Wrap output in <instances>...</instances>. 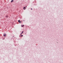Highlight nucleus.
<instances>
[{
	"instance_id": "1",
	"label": "nucleus",
	"mask_w": 63,
	"mask_h": 63,
	"mask_svg": "<svg viewBox=\"0 0 63 63\" xmlns=\"http://www.w3.org/2000/svg\"><path fill=\"white\" fill-rule=\"evenodd\" d=\"M23 9L24 10H25L26 9V7H24L23 8Z\"/></svg>"
},
{
	"instance_id": "2",
	"label": "nucleus",
	"mask_w": 63,
	"mask_h": 63,
	"mask_svg": "<svg viewBox=\"0 0 63 63\" xmlns=\"http://www.w3.org/2000/svg\"><path fill=\"white\" fill-rule=\"evenodd\" d=\"M6 34H4V36H5H5H6Z\"/></svg>"
},
{
	"instance_id": "3",
	"label": "nucleus",
	"mask_w": 63,
	"mask_h": 63,
	"mask_svg": "<svg viewBox=\"0 0 63 63\" xmlns=\"http://www.w3.org/2000/svg\"><path fill=\"white\" fill-rule=\"evenodd\" d=\"M14 1L13 0H12L11 1V2H13Z\"/></svg>"
},
{
	"instance_id": "4",
	"label": "nucleus",
	"mask_w": 63,
	"mask_h": 63,
	"mask_svg": "<svg viewBox=\"0 0 63 63\" xmlns=\"http://www.w3.org/2000/svg\"><path fill=\"white\" fill-rule=\"evenodd\" d=\"M6 17H8V16H7V15H6Z\"/></svg>"
},
{
	"instance_id": "5",
	"label": "nucleus",
	"mask_w": 63,
	"mask_h": 63,
	"mask_svg": "<svg viewBox=\"0 0 63 63\" xmlns=\"http://www.w3.org/2000/svg\"><path fill=\"white\" fill-rule=\"evenodd\" d=\"M18 22L19 23L20 22V20H18Z\"/></svg>"
},
{
	"instance_id": "6",
	"label": "nucleus",
	"mask_w": 63,
	"mask_h": 63,
	"mask_svg": "<svg viewBox=\"0 0 63 63\" xmlns=\"http://www.w3.org/2000/svg\"><path fill=\"white\" fill-rule=\"evenodd\" d=\"M22 27H23L24 26V25H23L22 26H21Z\"/></svg>"
},
{
	"instance_id": "7",
	"label": "nucleus",
	"mask_w": 63,
	"mask_h": 63,
	"mask_svg": "<svg viewBox=\"0 0 63 63\" xmlns=\"http://www.w3.org/2000/svg\"><path fill=\"white\" fill-rule=\"evenodd\" d=\"M23 32H24L23 31V32H22V33L23 34Z\"/></svg>"
},
{
	"instance_id": "8",
	"label": "nucleus",
	"mask_w": 63,
	"mask_h": 63,
	"mask_svg": "<svg viewBox=\"0 0 63 63\" xmlns=\"http://www.w3.org/2000/svg\"><path fill=\"white\" fill-rule=\"evenodd\" d=\"M22 33H21V34H20V35H21L22 34Z\"/></svg>"
},
{
	"instance_id": "9",
	"label": "nucleus",
	"mask_w": 63,
	"mask_h": 63,
	"mask_svg": "<svg viewBox=\"0 0 63 63\" xmlns=\"http://www.w3.org/2000/svg\"><path fill=\"white\" fill-rule=\"evenodd\" d=\"M23 36V35H22L21 36L22 37V36Z\"/></svg>"
},
{
	"instance_id": "10",
	"label": "nucleus",
	"mask_w": 63,
	"mask_h": 63,
	"mask_svg": "<svg viewBox=\"0 0 63 63\" xmlns=\"http://www.w3.org/2000/svg\"><path fill=\"white\" fill-rule=\"evenodd\" d=\"M21 21H20V22L19 23H21Z\"/></svg>"
},
{
	"instance_id": "11",
	"label": "nucleus",
	"mask_w": 63,
	"mask_h": 63,
	"mask_svg": "<svg viewBox=\"0 0 63 63\" xmlns=\"http://www.w3.org/2000/svg\"><path fill=\"white\" fill-rule=\"evenodd\" d=\"M31 10H32V8H31Z\"/></svg>"
},
{
	"instance_id": "12",
	"label": "nucleus",
	"mask_w": 63,
	"mask_h": 63,
	"mask_svg": "<svg viewBox=\"0 0 63 63\" xmlns=\"http://www.w3.org/2000/svg\"><path fill=\"white\" fill-rule=\"evenodd\" d=\"M26 7H27V6H26Z\"/></svg>"
}]
</instances>
